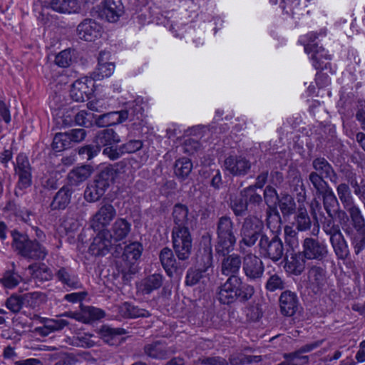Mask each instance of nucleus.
Masks as SVG:
<instances>
[{"instance_id": "41", "label": "nucleus", "mask_w": 365, "mask_h": 365, "mask_svg": "<svg viewBox=\"0 0 365 365\" xmlns=\"http://www.w3.org/2000/svg\"><path fill=\"white\" fill-rule=\"evenodd\" d=\"M284 361L277 365H307L309 363V357L303 356L299 350L289 354H284Z\"/></svg>"}, {"instance_id": "60", "label": "nucleus", "mask_w": 365, "mask_h": 365, "mask_svg": "<svg viewBox=\"0 0 365 365\" xmlns=\"http://www.w3.org/2000/svg\"><path fill=\"white\" fill-rule=\"evenodd\" d=\"M333 217L326 220L322 224V229L324 232L330 237L341 232L339 226L336 225L333 220Z\"/></svg>"}, {"instance_id": "31", "label": "nucleus", "mask_w": 365, "mask_h": 365, "mask_svg": "<svg viewBox=\"0 0 365 365\" xmlns=\"http://www.w3.org/2000/svg\"><path fill=\"white\" fill-rule=\"evenodd\" d=\"M242 262L240 257L237 255H231L225 258L222 262V273L226 276H237Z\"/></svg>"}, {"instance_id": "58", "label": "nucleus", "mask_w": 365, "mask_h": 365, "mask_svg": "<svg viewBox=\"0 0 365 365\" xmlns=\"http://www.w3.org/2000/svg\"><path fill=\"white\" fill-rule=\"evenodd\" d=\"M71 49H65L61 51L56 56L55 63L60 67L66 68L70 66L72 56H71Z\"/></svg>"}, {"instance_id": "25", "label": "nucleus", "mask_w": 365, "mask_h": 365, "mask_svg": "<svg viewBox=\"0 0 365 365\" xmlns=\"http://www.w3.org/2000/svg\"><path fill=\"white\" fill-rule=\"evenodd\" d=\"M131 230V224L125 219L118 218L113 224L110 231L112 241L117 242L125 240Z\"/></svg>"}, {"instance_id": "26", "label": "nucleus", "mask_w": 365, "mask_h": 365, "mask_svg": "<svg viewBox=\"0 0 365 365\" xmlns=\"http://www.w3.org/2000/svg\"><path fill=\"white\" fill-rule=\"evenodd\" d=\"M217 127H212L210 128L204 125H197L186 130L185 135L198 141L202 140L204 142H208L210 138H213L214 134L217 133Z\"/></svg>"}, {"instance_id": "19", "label": "nucleus", "mask_w": 365, "mask_h": 365, "mask_svg": "<svg viewBox=\"0 0 365 365\" xmlns=\"http://www.w3.org/2000/svg\"><path fill=\"white\" fill-rule=\"evenodd\" d=\"M101 26L91 19L83 20L77 27L78 37L86 41H94L101 35Z\"/></svg>"}, {"instance_id": "47", "label": "nucleus", "mask_w": 365, "mask_h": 365, "mask_svg": "<svg viewBox=\"0 0 365 365\" xmlns=\"http://www.w3.org/2000/svg\"><path fill=\"white\" fill-rule=\"evenodd\" d=\"M83 312L84 316L83 323L86 324L101 319L105 316V312L102 309L93 307H83Z\"/></svg>"}, {"instance_id": "4", "label": "nucleus", "mask_w": 365, "mask_h": 365, "mask_svg": "<svg viewBox=\"0 0 365 365\" xmlns=\"http://www.w3.org/2000/svg\"><path fill=\"white\" fill-rule=\"evenodd\" d=\"M119 173L115 169L107 168L99 173L93 182L88 185L84 191V198L87 202L98 201L106 190L116 182Z\"/></svg>"}, {"instance_id": "23", "label": "nucleus", "mask_w": 365, "mask_h": 365, "mask_svg": "<svg viewBox=\"0 0 365 365\" xmlns=\"http://www.w3.org/2000/svg\"><path fill=\"white\" fill-rule=\"evenodd\" d=\"M110 56L109 52L101 51L98 58V66L94 71V77L97 80H101L105 77L110 76L115 70V65L111 62H108Z\"/></svg>"}, {"instance_id": "11", "label": "nucleus", "mask_w": 365, "mask_h": 365, "mask_svg": "<svg viewBox=\"0 0 365 365\" xmlns=\"http://www.w3.org/2000/svg\"><path fill=\"white\" fill-rule=\"evenodd\" d=\"M259 246L261 252L272 261L280 259L284 253V247L282 240L277 236L272 239L266 235H262L259 240Z\"/></svg>"}, {"instance_id": "14", "label": "nucleus", "mask_w": 365, "mask_h": 365, "mask_svg": "<svg viewBox=\"0 0 365 365\" xmlns=\"http://www.w3.org/2000/svg\"><path fill=\"white\" fill-rule=\"evenodd\" d=\"M93 81L87 77L74 81L70 90L71 98L77 102H84L89 99L93 92Z\"/></svg>"}, {"instance_id": "3", "label": "nucleus", "mask_w": 365, "mask_h": 365, "mask_svg": "<svg viewBox=\"0 0 365 365\" xmlns=\"http://www.w3.org/2000/svg\"><path fill=\"white\" fill-rule=\"evenodd\" d=\"M12 246L21 257L33 260H43L48 255L46 248L36 240H31L26 235L14 230L11 232Z\"/></svg>"}, {"instance_id": "63", "label": "nucleus", "mask_w": 365, "mask_h": 365, "mask_svg": "<svg viewBox=\"0 0 365 365\" xmlns=\"http://www.w3.org/2000/svg\"><path fill=\"white\" fill-rule=\"evenodd\" d=\"M314 168L322 176H328L332 173V168L328 161H314Z\"/></svg>"}, {"instance_id": "6", "label": "nucleus", "mask_w": 365, "mask_h": 365, "mask_svg": "<svg viewBox=\"0 0 365 365\" xmlns=\"http://www.w3.org/2000/svg\"><path fill=\"white\" fill-rule=\"evenodd\" d=\"M97 145H86L78 149V154L82 158L91 160L101 151L100 145L109 147L113 143L120 142V137L113 128H106L98 132L96 135Z\"/></svg>"}, {"instance_id": "38", "label": "nucleus", "mask_w": 365, "mask_h": 365, "mask_svg": "<svg viewBox=\"0 0 365 365\" xmlns=\"http://www.w3.org/2000/svg\"><path fill=\"white\" fill-rule=\"evenodd\" d=\"M142 250L143 248L140 243H130L125 247L123 259L130 264H134L141 256Z\"/></svg>"}, {"instance_id": "10", "label": "nucleus", "mask_w": 365, "mask_h": 365, "mask_svg": "<svg viewBox=\"0 0 365 365\" xmlns=\"http://www.w3.org/2000/svg\"><path fill=\"white\" fill-rule=\"evenodd\" d=\"M203 265L197 269H190L187 271L185 284L188 286H193L200 282H204L207 279L206 271L211 267L212 263V253L211 247L205 249L204 255L201 258Z\"/></svg>"}, {"instance_id": "57", "label": "nucleus", "mask_w": 365, "mask_h": 365, "mask_svg": "<svg viewBox=\"0 0 365 365\" xmlns=\"http://www.w3.org/2000/svg\"><path fill=\"white\" fill-rule=\"evenodd\" d=\"M337 192L339 199L344 204L345 208L352 205L351 196L349 187L346 184H340L337 187Z\"/></svg>"}, {"instance_id": "40", "label": "nucleus", "mask_w": 365, "mask_h": 365, "mask_svg": "<svg viewBox=\"0 0 365 365\" xmlns=\"http://www.w3.org/2000/svg\"><path fill=\"white\" fill-rule=\"evenodd\" d=\"M346 209L351 220V227L358 230H365V219L359 208L353 205Z\"/></svg>"}, {"instance_id": "35", "label": "nucleus", "mask_w": 365, "mask_h": 365, "mask_svg": "<svg viewBox=\"0 0 365 365\" xmlns=\"http://www.w3.org/2000/svg\"><path fill=\"white\" fill-rule=\"evenodd\" d=\"M71 192L68 187L61 188L53 197L51 207L53 210L64 209L71 201Z\"/></svg>"}, {"instance_id": "37", "label": "nucleus", "mask_w": 365, "mask_h": 365, "mask_svg": "<svg viewBox=\"0 0 365 365\" xmlns=\"http://www.w3.org/2000/svg\"><path fill=\"white\" fill-rule=\"evenodd\" d=\"M296 228L301 232L311 228L312 221L304 207H299L294 217V222Z\"/></svg>"}, {"instance_id": "55", "label": "nucleus", "mask_w": 365, "mask_h": 365, "mask_svg": "<svg viewBox=\"0 0 365 365\" xmlns=\"http://www.w3.org/2000/svg\"><path fill=\"white\" fill-rule=\"evenodd\" d=\"M115 117H118L115 112H109L98 116L96 118V125L98 127H106L116 124Z\"/></svg>"}, {"instance_id": "5", "label": "nucleus", "mask_w": 365, "mask_h": 365, "mask_svg": "<svg viewBox=\"0 0 365 365\" xmlns=\"http://www.w3.org/2000/svg\"><path fill=\"white\" fill-rule=\"evenodd\" d=\"M234 225L228 217H222L219 219L217 226V242L215 251L223 256L234 250L236 237L234 233Z\"/></svg>"}, {"instance_id": "2", "label": "nucleus", "mask_w": 365, "mask_h": 365, "mask_svg": "<svg viewBox=\"0 0 365 365\" xmlns=\"http://www.w3.org/2000/svg\"><path fill=\"white\" fill-rule=\"evenodd\" d=\"M255 294L253 286L244 284L238 276L230 277L217 291V298L223 304H230L237 299L245 302Z\"/></svg>"}, {"instance_id": "52", "label": "nucleus", "mask_w": 365, "mask_h": 365, "mask_svg": "<svg viewBox=\"0 0 365 365\" xmlns=\"http://www.w3.org/2000/svg\"><path fill=\"white\" fill-rule=\"evenodd\" d=\"M266 289L269 292H274L277 289H283L285 288V282L284 279L277 274H273L268 278Z\"/></svg>"}, {"instance_id": "54", "label": "nucleus", "mask_w": 365, "mask_h": 365, "mask_svg": "<svg viewBox=\"0 0 365 365\" xmlns=\"http://www.w3.org/2000/svg\"><path fill=\"white\" fill-rule=\"evenodd\" d=\"M309 180L319 195L329 189L327 183L323 180V177L318 173H312L309 175Z\"/></svg>"}, {"instance_id": "39", "label": "nucleus", "mask_w": 365, "mask_h": 365, "mask_svg": "<svg viewBox=\"0 0 365 365\" xmlns=\"http://www.w3.org/2000/svg\"><path fill=\"white\" fill-rule=\"evenodd\" d=\"M309 281L313 289L318 290L325 284V271L319 267H312L309 271Z\"/></svg>"}, {"instance_id": "27", "label": "nucleus", "mask_w": 365, "mask_h": 365, "mask_svg": "<svg viewBox=\"0 0 365 365\" xmlns=\"http://www.w3.org/2000/svg\"><path fill=\"white\" fill-rule=\"evenodd\" d=\"M49 7L61 14L78 13L81 10L78 0H51Z\"/></svg>"}, {"instance_id": "9", "label": "nucleus", "mask_w": 365, "mask_h": 365, "mask_svg": "<svg viewBox=\"0 0 365 365\" xmlns=\"http://www.w3.org/2000/svg\"><path fill=\"white\" fill-rule=\"evenodd\" d=\"M136 152L143 153V155L140 156L142 158H148L147 152L144 149L143 143L140 140H130L119 148L114 146L106 147L103 150V155L110 160H115L123 157V155L125 153H134Z\"/></svg>"}, {"instance_id": "62", "label": "nucleus", "mask_w": 365, "mask_h": 365, "mask_svg": "<svg viewBox=\"0 0 365 365\" xmlns=\"http://www.w3.org/2000/svg\"><path fill=\"white\" fill-rule=\"evenodd\" d=\"M242 195L248 198L249 202L252 204H259L262 200L261 195L255 192V187L244 189Z\"/></svg>"}, {"instance_id": "50", "label": "nucleus", "mask_w": 365, "mask_h": 365, "mask_svg": "<svg viewBox=\"0 0 365 365\" xmlns=\"http://www.w3.org/2000/svg\"><path fill=\"white\" fill-rule=\"evenodd\" d=\"M259 356H246L243 354H232L230 357V363L232 365H243L260 361Z\"/></svg>"}, {"instance_id": "30", "label": "nucleus", "mask_w": 365, "mask_h": 365, "mask_svg": "<svg viewBox=\"0 0 365 365\" xmlns=\"http://www.w3.org/2000/svg\"><path fill=\"white\" fill-rule=\"evenodd\" d=\"M163 277L160 274H154L143 279L138 285V289L143 294H150L159 289L163 284Z\"/></svg>"}, {"instance_id": "42", "label": "nucleus", "mask_w": 365, "mask_h": 365, "mask_svg": "<svg viewBox=\"0 0 365 365\" xmlns=\"http://www.w3.org/2000/svg\"><path fill=\"white\" fill-rule=\"evenodd\" d=\"M93 334L89 333H83V334L68 338L67 342L72 346L82 348H91L96 344L95 341L91 339Z\"/></svg>"}, {"instance_id": "16", "label": "nucleus", "mask_w": 365, "mask_h": 365, "mask_svg": "<svg viewBox=\"0 0 365 365\" xmlns=\"http://www.w3.org/2000/svg\"><path fill=\"white\" fill-rule=\"evenodd\" d=\"M99 232L93 238L92 243L89 247V252L95 256H104L108 254L113 245V241L110 239V230H98Z\"/></svg>"}, {"instance_id": "32", "label": "nucleus", "mask_w": 365, "mask_h": 365, "mask_svg": "<svg viewBox=\"0 0 365 365\" xmlns=\"http://www.w3.org/2000/svg\"><path fill=\"white\" fill-rule=\"evenodd\" d=\"M330 242L336 255L339 259H346L349 256V250L341 232L330 237Z\"/></svg>"}, {"instance_id": "36", "label": "nucleus", "mask_w": 365, "mask_h": 365, "mask_svg": "<svg viewBox=\"0 0 365 365\" xmlns=\"http://www.w3.org/2000/svg\"><path fill=\"white\" fill-rule=\"evenodd\" d=\"M68 324V322L63 319H47L44 322V325L38 330L41 334L47 336L53 331L63 329Z\"/></svg>"}, {"instance_id": "22", "label": "nucleus", "mask_w": 365, "mask_h": 365, "mask_svg": "<svg viewBox=\"0 0 365 365\" xmlns=\"http://www.w3.org/2000/svg\"><path fill=\"white\" fill-rule=\"evenodd\" d=\"M15 171L19 176L17 189L24 190L31 185V167L29 161H16Z\"/></svg>"}, {"instance_id": "61", "label": "nucleus", "mask_w": 365, "mask_h": 365, "mask_svg": "<svg viewBox=\"0 0 365 365\" xmlns=\"http://www.w3.org/2000/svg\"><path fill=\"white\" fill-rule=\"evenodd\" d=\"M6 307L13 312H18L22 307L23 298L17 295L11 296L6 302Z\"/></svg>"}, {"instance_id": "34", "label": "nucleus", "mask_w": 365, "mask_h": 365, "mask_svg": "<svg viewBox=\"0 0 365 365\" xmlns=\"http://www.w3.org/2000/svg\"><path fill=\"white\" fill-rule=\"evenodd\" d=\"M57 279L64 285L71 288L78 289L81 284L77 276L72 274L66 268L61 267L56 273Z\"/></svg>"}, {"instance_id": "44", "label": "nucleus", "mask_w": 365, "mask_h": 365, "mask_svg": "<svg viewBox=\"0 0 365 365\" xmlns=\"http://www.w3.org/2000/svg\"><path fill=\"white\" fill-rule=\"evenodd\" d=\"M71 147V139L67 133H56L52 143V148L55 152H61Z\"/></svg>"}, {"instance_id": "1", "label": "nucleus", "mask_w": 365, "mask_h": 365, "mask_svg": "<svg viewBox=\"0 0 365 365\" xmlns=\"http://www.w3.org/2000/svg\"><path fill=\"white\" fill-rule=\"evenodd\" d=\"M188 208L182 204H177L173 210V217L175 227L172 232L173 249L178 258L187 260L192 250V240L187 223Z\"/></svg>"}, {"instance_id": "13", "label": "nucleus", "mask_w": 365, "mask_h": 365, "mask_svg": "<svg viewBox=\"0 0 365 365\" xmlns=\"http://www.w3.org/2000/svg\"><path fill=\"white\" fill-rule=\"evenodd\" d=\"M308 43L304 45V50L307 53H309L312 52V60L313 61V66L318 70H323L327 68V65L329 64L325 61L329 59L327 54L324 53V49L322 47H319L317 44H312L314 40L317 38L315 33H310L307 35Z\"/></svg>"}, {"instance_id": "64", "label": "nucleus", "mask_w": 365, "mask_h": 365, "mask_svg": "<svg viewBox=\"0 0 365 365\" xmlns=\"http://www.w3.org/2000/svg\"><path fill=\"white\" fill-rule=\"evenodd\" d=\"M232 208L236 215H241L244 214L247 209V200L243 198L236 199L232 203Z\"/></svg>"}, {"instance_id": "8", "label": "nucleus", "mask_w": 365, "mask_h": 365, "mask_svg": "<svg viewBox=\"0 0 365 365\" xmlns=\"http://www.w3.org/2000/svg\"><path fill=\"white\" fill-rule=\"evenodd\" d=\"M117 215V211L115 207L109 203H101L98 210L91 217L90 220V226L94 230H103L110 225V222Z\"/></svg>"}, {"instance_id": "12", "label": "nucleus", "mask_w": 365, "mask_h": 365, "mask_svg": "<svg viewBox=\"0 0 365 365\" xmlns=\"http://www.w3.org/2000/svg\"><path fill=\"white\" fill-rule=\"evenodd\" d=\"M302 252L307 259L321 261L328 254L327 246L325 243L319 242L312 237H306L302 242Z\"/></svg>"}, {"instance_id": "15", "label": "nucleus", "mask_w": 365, "mask_h": 365, "mask_svg": "<svg viewBox=\"0 0 365 365\" xmlns=\"http://www.w3.org/2000/svg\"><path fill=\"white\" fill-rule=\"evenodd\" d=\"M160 260L167 274L170 277H172L174 273H182L187 267L184 262L185 260L179 259L180 262H177L173 251L168 247H165L160 251Z\"/></svg>"}, {"instance_id": "33", "label": "nucleus", "mask_w": 365, "mask_h": 365, "mask_svg": "<svg viewBox=\"0 0 365 365\" xmlns=\"http://www.w3.org/2000/svg\"><path fill=\"white\" fill-rule=\"evenodd\" d=\"M93 172L91 165H83L73 169L68 173V179L72 184L78 185L86 180Z\"/></svg>"}, {"instance_id": "43", "label": "nucleus", "mask_w": 365, "mask_h": 365, "mask_svg": "<svg viewBox=\"0 0 365 365\" xmlns=\"http://www.w3.org/2000/svg\"><path fill=\"white\" fill-rule=\"evenodd\" d=\"M227 170L233 175H244L250 168L249 161H224Z\"/></svg>"}, {"instance_id": "59", "label": "nucleus", "mask_w": 365, "mask_h": 365, "mask_svg": "<svg viewBox=\"0 0 365 365\" xmlns=\"http://www.w3.org/2000/svg\"><path fill=\"white\" fill-rule=\"evenodd\" d=\"M88 116L91 118H94L93 114L88 113L86 110H81L73 116L74 122L78 125L90 127L92 125V119L88 118Z\"/></svg>"}, {"instance_id": "29", "label": "nucleus", "mask_w": 365, "mask_h": 365, "mask_svg": "<svg viewBox=\"0 0 365 365\" xmlns=\"http://www.w3.org/2000/svg\"><path fill=\"white\" fill-rule=\"evenodd\" d=\"M28 270L34 279L41 282L49 281L53 277L52 271L43 263L31 264Z\"/></svg>"}, {"instance_id": "21", "label": "nucleus", "mask_w": 365, "mask_h": 365, "mask_svg": "<svg viewBox=\"0 0 365 365\" xmlns=\"http://www.w3.org/2000/svg\"><path fill=\"white\" fill-rule=\"evenodd\" d=\"M343 230L349 238L351 246L356 255H359L365 249V230H355L351 225H343Z\"/></svg>"}, {"instance_id": "51", "label": "nucleus", "mask_w": 365, "mask_h": 365, "mask_svg": "<svg viewBox=\"0 0 365 365\" xmlns=\"http://www.w3.org/2000/svg\"><path fill=\"white\" fill-rule=\"evenodd\" d=\"M284 232L286 245L293 250L297 248L299 245L297 232L290 226H285Z\"/></svg>"}, {"instance_id": "7", "label": "nucleus", "mask_w": 365, "mask_h": 365, "mask_svg": "<svg viewBox=\"0 0 365 365\" xmlns=\"http://www.w3.org/2000/svg\"><path fill=\"white\" fill-rule=\"evenodd\" d=\"M263 227V222L257 217L249 216L245 219L240 230L242 239L239 244L241 252H242V245L252 247L256 243Z\"/></svg>"}, {"instance_id": "53", "label": "nucleus", "mask_w": 365, "mask_h": 365, "mask_svg": "<svg viewBox=\"0 0 365 365\" xmlns=\"http://www.w3.org/2000/svg\"><path fill=\"white\" fill-rule=\"evenodd\" d=\"M192 168V161H175L174 172L176 176L183 179L190 174Z\"/></svg>"}, {"instance_id": "18", "label": "nucleus", "mask_w": 365, "mask_h": 365, "mask_svg": "<svg viewBox=\"0 0 365 365\" xmlns=\"http://www.w3.org/2000/svg\"><path fill=\"white\" fill-rule=\"evenodd\" d=\"M143 353L148 358L163 360L175 353V350L168 346L165 341L158 340L146 344L143 347Z\"/></svg>"}, {"instance_id": "48", "label": "nucleus", "mask_w": 365, "mask_h": 365, "mask_svg": "<svg viewBox=\"0 0 365 365\" xmlns=\"http://www.w3.org/2000/svg\"><path fill=\"white\" fill-rule=\"evenodd\" d=\"M201 147V143L195 138H189L186 139L183 144L178 148L179 152L191 156L196 153Z\"/></svg>"}, {"instance_id": "45", "label": "nucleus", "mask_w": 365, "mask_h": 365, "mask_svg": "<svg viewBox=\"0 0 365 365\" xmlns=\"http://www.w3.org/2000/svg\"><path fill=\"white\" fill-rule=\"evenodd\" d=\"M324 200V207L328 215L333 217V212H335V207L337 205V200L331 188L321 194Z\"/></svg>"}, {"instance_id": "56", "label": "nucleus", "mask_w": 365, "mask_h": 365, "mask_svg": "<svg viewBox=\"0 0 365 365\" xmlns=\"http://www.w3.org/2000/svg\"><path fill=\"white\" fill-rule=\"evenodd\" d=\"M21 277L16 273L6 272L1 278V284L7 289H12L18 285Z\"/></svg>"}, {"instance_id": "49", "label": "nucleus", "mask_w": 365, "mask_h": 365, "mask_svg": "<svg viewBox=\"0 0 365 365\" xmlns=\"http://www.w3.org/2000/svg\"><path fill=\"white\" fill-rule=\"evenodd\" d=\"M279 207L284 215H289L295 210V202L289 195H283L279 201Z\"/></svg>"}, {"instance_id": "20", "label": "nucleus", "mask_w": 365, "mask_h": 365, "mask_svg": "<svg viewBox=\"0 0 365 365\" xmlns=\"http://www.w3.org/2000/svg\"><path fill=\"white\" fill-rule=\"evenodd\" d=\"M279 307L283 315L293 316L299 307V301L296 294L291 291L283 292L279 297Z\"/></svg>"}, {"instance_id": "17", "label": "nucleus", "mask_w": 365, "mask_h": 365, "mask_svg": "<svg viewBox=\"0 0 365 365\" xmlns=\"http://www.w3.org/2000/svg\"><path fill=\"white\" fill-rule=\"evenodd\" d=\"M243 271L251 280H256L262 277L264 265L261 259L252 253H247L243 259Z\"/></svg>"}, {"instance_id": "28", "label": "nucleus", "mask_w": 365, "mask_h": 365, "mask_svg": "<svg viewBox=\"0 0 365 365\" xmlns=\"http://www.w3.org/2000/svg\"><path fill=\"white\" fill-rule=\"evenodd\" d=\"M306 259L302 252L291 255L285 263L286 271L295 275H299L305 269Z\"/></svg>"}, {"instance_id": "24", "label": "nucleus", "mask_w": 365, "mask_h": 365, "mask_svg": "<svg viewBox=\"0 0 365 365\" xmlns=\"http://www.w3.org/2000/svg\"><path fill=\"white\" fill-rule=\"evenodd\" d=\"M103 15L109 22H116L123 14L121 0H104Z\"/></svg>"}, {"instance_id": "46", "label": "nucleus", "mask_w": 365, "mask_h": 365, "mask_svg": "<svg viewBox=\"0 0 365 365\" xmlns=\"http://www.w3.org/2000/svg\"><path fill=\"white\" fill-rule=\"evenodd\" d=\"M125 334V331L120 328H112L104 325L99 329L101 338L106 343L110 344L115 336Z\"/></svg>"}]
</instances>
